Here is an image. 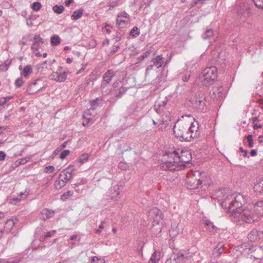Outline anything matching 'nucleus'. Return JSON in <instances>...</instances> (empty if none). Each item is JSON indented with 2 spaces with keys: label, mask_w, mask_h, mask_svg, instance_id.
<instances>
[{
  "label": "nucleus",
  "mask_w": 263,
  "mask_h": 263,
  "mask_svg": "<svg viewBox=\"0 0 263 263\" xmlns=\"http://www.w3.org/2000/svg\"><path fill=\"white\" fill-rule=\"evenodd\" d=\"M83 11L84 10L82 9L75 10L71 16V20H77L80 19L83 15Z\"/></svg>",
  "instance_id": "c85d7f7f"
},
{
  "label": "nucleus",
  "mask_w": 263,
  "mask_h": 263,
  "mask_svg": "<svg viewBox=\"0 0 263 263\" xmlns=\"http://www.w3.org/2000/svg\"><path fill=\"white\" fill-rule=\"evenodd\" d=\"M206 99L205 93L203 91H199L190 98L189 102L194 110L197 111H201L206 105Z\"/></svg>",
  "instance_id": "39448f33"
},
{
  "label": "nucleus",
  "mask_w": 263,
  "mask_h": 263,
  "mask_svg": "<svg viewBox=\"0 0 263 263\" xmlns=\"http://www.w3.org/2000/svg\"><path fill=\"white\" fill-rule=\"evenodd\" d=\"M6 155L3 151H0V161H3L6 158Z\"/></svg>",
  "instance_id": "680f3d73"
},
{
  "label": "nucleus",
  "mask_w": 263,
  "mask_h": 263,
  "mask_svg": "<svg viewBox=\"0 0 263 263\" xmlns=\"http://www.w3.org/2000/svg\"><path fill=\"white\" fill-rule=\"evenodd\" d=\"M127 88L124 87L120 88L119 92L116 95V97L120 98H121L127 91Z\"/></svg>",
  "instance_id": "79ce46f5"
},
{
  "label": "nucleus",
  "mask_w": 263,
  "mask_h": 263,
  "mask_svg": "<svg viewBox=\"0 0 263 263\" xmlns=\"http://www.w3.org/2000/svg\"><path fill=\"white\" fill-rule=\"evenodd\" d=\"M87 182V180L85 178H79L77 180V183L71 184V187L75 190L77 192L80 191L79 187Z\"/></svg>",
  "instance_id": "4be33fe9"
},
{
  "label": "nucleus",
  "mask_w": 263,
  "mask_h": 263,
  "mask_svg": "<svg viewBox=\"0 0 263 263\" xmlns=\"http://www.w3.org/2000/svg\"><path fill=\"white\" fill-rule=\"evenodd\" d=\"M245 201L242 194L234 193L227 195L221 202L222 207L231 213V221L238 225L250 223L254 221L253 212L249 209H241Z\"/></svg>",
  "instance_id": "f257e3e1"
},
{
  "label": "nucleus",
  "mask_w": 263,
  "mask_h": 263,
  "mask_svg": "<svg viewBox=\"0 0 263 263\" xmlns=\"http://www.w3.org/2000/svg\"><path fill=\"white\" fill-rule=\"evenodd\" d=\"M118 167L122 170H126L127 168V164L124 162H120L119 163Z\"/></svg>",
  "instance_id": "603ef678"
},
{
  "label": "nucleus",
  "mask_w": 263,
  "mask_h": 263,
  "mask_svg": "<svg viewBox=\"0 0 263 263\" xmlns=\"http://www.w3.org/2000/svg\"><path fill=\"white\" fill-rule=\"evenodd\" d=\"M89 158V155L88 154H83L81 155L79 159V161L81 163H83L86 162Z\"/></svg>",
  "instance_id": "a19ab883"
},
{
  "label": "nucleus",
  "mask_w": 263,
  "mask_h": 263,
  "mask_svg": "<svg viewBox=\"0 0 263 263\" xmlns=\"http://www.w3.org/2000/svg\"><path fill=\"white\" fill-rule=\"evenodd\" d=\"M253 210L258 216H263V201L254 203Z\"/></svg>",
  "instance_id": "412c9836"
},
{
  "label": "nucleus",
  "mask_w": 263,
  "mask_h": 263,
  "mask_svg": "<svg viewBox=\"0 0 263 263\" xmlns=\"http://www.w3.org/2000/svg\"><path fill=\"white\" fill-rule=\"evenodd\" d=\"M32 72L31 66L30 65H27L25 66L21 72V74L24 76L25 78H28L29 74Z\"/></svg>",
  "instance_id": "c756f323"
},
{
  "label": "nucleus",
  "mask_w": 263,
  "mask_h": 263,
  "mask_svg": "<svg viewBox=\"0 0 263 263\" xmlns=\"http://www.w3.org/2000/svg\"><path fill=\"white\" fill-rule=\"evenodd\" d=\"M205 226H206L210 232H214L216 230V227L214 224L213 222L209 220H205L204 222Z\"/></svg>",
  "instance_id": "7c9ffc66"
},
{
  "label": "nucleus",
  "mask_w": 263,
  "mask_h": 263,
  "mask_svg": "<svg viewBox=\"0 0 263 263\" xmlns=\"http://www.w3.org/2000/svg\"><path fill=\"white\" fill-rule=\"evenodd\" d=\"M13 98L12 96H8L5 98H2L0 101V106L4 105L7 102Z\"/></svg>",
  "instance_id": "c03bdc74"
},
{
  "label": "nucleus",
  "mask_w": 263,
  "mask_h": 263,
  "mask_svg": "<svg viewBox=\"0 0 263 263\" xmlns=\"http://www.w3.org/2000/svg\"><path fill=\"white\" fill-rule=\"evenodd\" d=\"M142 108L138 103H133L128 107L127 111L129 115H133L136 117L142 114Z\"/></svg>",
  "instance_id": "4468645a"
},
{
  "label": "nucleus",
  "mask_w": 263,
  "mask_h": 263,
  "mask_svg": "<svg viewBox=\"0 0 263 263\" xmlns=\"http://www.w3.org/2000/svg\"><path fill=\"white\" fill-rule=\"evenodd\" d=\"M148 217L153 219L155 222L158 223L162 219V212L157 208H153L148 212Z\"/></svg>",
  "instance_id": "ddd939ff"
},
{
  "label": "nucleus",
  "mask_w": 263,
  "mask_h": 263,
  "mask_svg": "<svg viewBox=\"0 0 263 263\" xmlns=\"http://www.w3.org/2000/svg\"><path fill=\"white\" fill-rule=\"evenodd\" d=\"M213 31L212 29H208L202 35V38L204 40L210 39L213 36Z\"/></svg>",
  "instance_id": "2f4dec72"
},
{
  "label": "nucleus",
  "mask_w": 263,
  "mask_h": 263,
  "mask_svg": "<svg viewBox=\"0 0 263 263\" xmlns=\"http://www.w3.org/2000/svg\"><path fill=\"white\" fill-rule=\"evenodd\" d=\"M32 85H29L27 88V90H26V92H27V93L28 95H33V94H35L36 93V91H34L32 89Z\"/></svg>",
  "instance_id": "8fccbe9b"
},
{
  "label": "nucleus",
  "mask_w": 263,
  "mask_h": 263,
  "mask_svg": "<svg viewBox=\"0 0 263 263\" xmlns=\"http://www.w3.org/2000/svg\"><path fill=\"white\" fill-rule=\"evenodd\" d=\"M211 97L215 100H221L224 97V88L221 87H214L210 92Z\"/></svg>",
  "instance_id": "9b49d317"
},
{
  "label": "nucleus",
  "mask_w": 263,
  "mask_h": 263,
  "mask_svg": "<svg viewBox=\"0 0 263 263\" xmlns=\"http://www.w3.org/2000/svg\"><path fill=\"white\" fill-rule=\"evenodd\" d=\"M104 221H102L101 224L99 226V229L95 230L96 234H100L102 230L104 228L103 226Z\"/></svg>",
  "instance_id": "4d7b16f0"
},
{
  "label": "nucleus",
  "mask_w": 263,
  "mask_h": 263,
  "mask_svg": "<svg viewBox=\"0 0 263 263\" xmlns=\"http://www.w3.org/2000/svg\"><path fill=\"white\" fill-rule=\"evenodd\" d=\"M68 143V141L64 142L59 147L62 151L63 148L66 147Z\"/></svg>",
  "instance_id": "69168bd1"
},
{
  "label": "nucleus",
  "mask_w": 263,
  "mask_h": 263,
  "mask_svg": "<svg viewBox=\"0 0 263 263\" xmlns=\"http://www.w3.org/2000/svg\"><path fill=\"white\" fill-rule=\"evenodd\" d=\"M164 116V115H162V119L160 121V124L162 125L159 128L161 131L171 129L172 127L171 121L172 117L171 113L170 112H166L165 117Z\"/></svg>",
  "instance_id": "9d476101"
},
{
  "label": "nucleus",
  "mask_w": 263,
  "mask_h": 263,
  "mask_svg": "<svg viewBox=\"0 0 263 263\" xmlns=\"http://www.w3.org/2000/svg\"><path fill=\"white\" fill-rule=\"evenodd\" d=\"M201 78L203 86L208 87L213 84L217 77V69L215 66L205 68L202 71Z\"/></svg>",
  "instance_id": "423d86ee"
},
{
  "label": "nucleus",
  "mask_w": 263,
  "mask_h": 263,
  "mask_svg": "<svg viewBox=\"0 0 263 263\" xmlns=\"http://www.w3.org/2000/svg\"><path fill=\"white\" fill-rule=\"evenodd\" d=\"M17 221L16 218H11L7 220L5 224V230L7 232H11L13 230V227Z\"/></svg>",
  "instance_id": "6ab92c4d"
},
{
  "label": "nucleus",
  "mask_w": 263,
  "mask_h": 263,
  "mask_svg": "<svg viewBox=\"0 0 263 263\" xmlns=\"http://www.w3.org/2000/svg\"><path fill=\"white\" fill-rule=\"evenodd\" d=\"M130 35L133 38L137 37L140 34V30L137 27H134L130 30Z\"/></svg>",
  "instance_id": "72a5a7b5"
},
{
  "label": "nucleus",
  "mask_w": 263,
  "mask_h": 263,
  "mask_svg": "<svg viewBox=\"0 0 263 263\" xmlns=\"http://www.w3.org/2000/svg\"><path fill=\"white\" fill-rule=\"evenodd\" d=\"M24 81H23V79L22 78H17L15 82H14V85L17 88H19L20 87L22 86V85H23V84L24 83Z\"/></svg>",
  "instance_id": "37998d69"
},
{
  "label": "nucleus",
  "mask_w": 263,
  "mask_h": 263,
  "mask_svg": "<svg viewBox=\"0 0 263 263\" xmlns=\"http://www.w3.org/2000/svg\"><path fill=\"white\" fill-rule=\"evenodd\" d=\"M41 6L40 2H35L31 5V8L35 11H38L40 10Z\"/></svg>",
  "instance_id": "ea45409f"
},
{
  "label": "nucleus",
  "mask_w": 263,
  "mask_h": 263,
  "mask_svg": "<svg viewBox=\"0 0 263 263\" xmlns=\"http://www.w3.org/2000/svg\"><path fill=\"white\" fill-rule=\"evenodd\" d=\"M167 103V99L166 97L165 98L163 101H160L157 102L155 104V110L158 114H161L163 112L164 109L166 108V106Z\"/></svg>",
  "instance_id": "dca6fc26"
},
{
  "label": "nucleus",
  "mask_w": 263,
  "mask_h": 263,
  "mask_svg": "<svg viewBox=\"0 0 263 263\" xmlns=\"http://www.w3.org/2000/svg\"><path fill=\"white\" fill-rule=\"evenodd\" d=\"M121 81L119 80L116 81L115 82H114V83L112 85V87L114 88L117 87L119 85Z\"/></svg>",
  "instance_id": "338daca9"
},
{
  "label": "nucleus",
  "mask_w": 263,
  "mask_h": 263,
  "mask_svg": "<svg viewBox=\"0 0 263 263\" xmlns=\"http://www.w3.org/2000/svg\"><path fill=\"white\" fill-rule=\"evenodd\" d=\"M167 159L164 157L160 164L162 170L174 172L180 170L181 165L178 162L188 163L192 159L191 152L187 150H181L180 152L177 151L167 155Z\"/></svg>",
  "instance_id": "f03ea898"
},
{
  "label": "nucleus",
  "mask_w": 263,
  "mask_h": 263,
  "mask_svg": "<svg viewBox=\"0 0 263 263\" xmlns=\"http://www.w3.org/2000/svg\"><path fill=\"white\" fill-rule=\"evenodd\" d=\"M152 51H153V48L150 47L145 52H143L142 55L145 59V58H147L150 55V54L152 52Z\"/></svg>",
  "instance_id": "864d4df0"
},
{
  "label": "nucleus",
  "mask_w": 263,
  "mask_h": 263,
  "mask_svg": "<svg viewBox=\"0 0 263 263\" xmlns=\"http://www.w3.org/2000/svg\"><path fill=\"white\" fill-rule=\"evenodd\" d=\"M66 183H65L63 180L62 179L61 175H59L54 183V187L57 190H60L64 187Z\"/></svg>",
  "instance_id": "cd10ccee"
},
{
  "label": "nucleus",
  "mask_w": 263,
  "mask_h": 263,
  "mask_svg": "<svg viewBox=\"0 0 263 263\" xmlns=\"http://www.w3.org/2000/svg\"><path fill=\"white\" fill-rule=\"evenodd\" d=\"M123 187L121 185L111 186L107 192V195L110 198L116 201L119 200L122 196V191Z\"/></svg>",
  "instance_id": "0eeeda50"
},
{
  "label": "nucleus",
  "mask_w": 263,
  "mask_h": 263,
  "mask_svg": "<svg viewBox=\"0 0 263 263\" xmlns=\"http://www.w3.org/2000/svg\"><path fill=\"white\" fill-rule=\"evenodd\" d=\"M44 43V40L39 34H35L33 37L32 45L31 47V50L34 51H39L41 44Z\"/></svg>",
  "instance_id": "2eb2a0df"
},
{
  "label": "nucleus",
  "mask_w": 263,
  "mask_h": 263,
  "mask_svg": "<svg viewBox=\"0 0 263 263\" xmlns=\"http://www.w3.org/2000/svg\"><path fill=\"white\" fill-rule=\"evenodd\" d=\"M130 21L129 15L125 11L118 13L116 20V25L118 28H122L124 25H127Z\"/></svg>",
  "instance_id": "1a4fd4ad"
},
{
  "label": "nucleus",
  "mask_w": 263,
  "mask_h": 263,
  "mask_svg": "<svg viewBox=\"0 0 263 263\" xmlns=\"http://www.w3.org/2000/svg\"><path fill=\"white\" fill-rule=\"evenodd\" d=\"M29 195V192L25 190L24 192H21L16 197L13 198V201H20L25 200Z\"/></svg>",
  "instance_id": "bb28decb"
},
{
  "label": "nucleus",
  "mask_w": 263,
  "mask_h": 263,
  "mask_svg": "<svg viewBox=\"0 0 263 263\" xmlns=\"http://www.w3.org/2000/svg\"><path fill=\"white\" fill-rule=\"evenodd\" d=\"M59 175H61L62 179V180H63V181L65 183H67L68 182V181H69L72 178L71 175H68L64 171H63Z\"/></svg>",
  "instance_id": "f704fd0d"
},
{
  "label": "nucleus",
  "mask_w": 263,
  "mask_h": 263,
  "mask_svg": "<svg viewBox=\"0 0 263 263\" xmlns=\"http://www.w3.org/2000/svg\"><path fill=\"white\" fill-rule=\"evenodd\" d=\"M156 69L155 66L152 63H147V66L145 69V76L149 75L150 71Z\"/></svg>",
  "instance_id": "4c0bfd02"
},
{
  "label": "nucleus",
  "mask_w": 263,
  "mask_h": 263,
  "mask_svg": "<svg viewBox=\"0 0 263 263\" xmlns=\"http://www.w3.org/2000/svg\"><path fill=\"white\" fill-rule=\"evenodd\" d=\"M254 190L259 194L263 193V179H259L254 186Z\"/></svg>",
  "instance_id": "b1692460"
},
{
  "label": "nucleus",
  "mask_w": 263,
  "mask_h": 263,
  "mask_svg": "<svg viewBox=\"0 0 263 263\" xmlns=\"http://www.w3.org/2000/svg\"><path fill=\"white\" fill-rule=\"evenodd\" d=\"M211 183V179L206 173L196 171L187 175L186 187L189 190L200 189L204 191L209 187Z\"/></svg>",
  "instance_id": "20e7f679"
},
{
  "label": "nucleus",
  "mask_w": 263,
  "mask_h": 263,
  "mask_svg": "<svg viewBox=\"0 0 263 263\" xmlns=\"http://www.w3.org/2000/svg\"><path fill=\"white\" fill-rule=\"evenodd\" d=\"M116 6H117V4L116 2L110 3L107 5V7H109V9H111L112 8H115Z\"/></svg>",
  "instance_id": "0e129e2a"
},
{
  "label": "nucleus",
  "mask_w": 263,
  "mask_h": 263,
  "mask_svg": "<svg viewBox=\"0 0 263 263\" xmlns=\"http://www.w3.org/2000/svg\"><path fill=\"white\" fill-rule=\"evenodd\" d=\"M170 235L171 237H173L177 235L178 232L174 229H171L170 231Z\"/></svg>",
  "instance_id": "13d9d810"
},
{
  "label": "nucleus",
  "mask_w": 263,
  "mask_h": 263,
  "mask_svg": "<svg viewBox=\"0 0 263 263\" xmlns=\"http://www.w3.org/2000/svg\"><path fill=\"white\" fill-rule=\"evenodd\" d=\"M198 126L196 127L195 125L192 123L190 127H188L183 122H179V119H177L173 126V133L175 136L178 138L180 141H185L190 142L193 140L197 138L200 135L198 131Z\"/></svg>",
  "instance_id": "7ed1b4c3"
},
{
  "label": "nucleus",
  "mask_w": 263,
  "mask_h": 263,
  "mask_svg": "<svg viewBox=\"0 0 263 263\" xmlns=\"http://www.w3.org/2000/svg\"><path fill=\"white\" fill-rule=\"evenodd\" d=\"M8 68L3 63L0 65V71H5L8 70Z\"/></svg>",
  "instance_id": "774afa93"
},
{
  "label": "nucleus",
  "mask_w": 263,
  "mask_h": 263,
  "mask_svg": "<svg viewBox=\"0 0 263 263\" xmlns=\"http://www.w3.org/2000/svg\"><path fill=\"white\" fill-rule=\"evenodd\" d=\"M32 15H29L28 18L26 20V24L29 27L33 26V23L31 21Z\"/></svg>",
  "instance_id": "bf43d9fd"
},
{
  "label": "nucleus",
  "mask_w": 263,
  "mask_h": 263,
  "mask_svg": "<svg viewBox=\"0 0 263 263\" xmlns=\"http://www.w3.org/2000/svg\"><path fill=\"white\" fill-rule=\"evenodd\" d=\"M191 72L186 71L182 77V80L184 82H187L190 78Z\"/></svg>",
  "instance_id": "3c124183"
},
{
  "label": "nucleus",
  "mask_w": 263,
  "mask_h": 263,
  "mask_svg": "<svg viewBox=\"0 0 263 263\" xmlns=\"http://www.w3.org/2000/svg\"><path fill=\"white\" fill-rule=\"evenodd\" d=\"M54 215V211L47 209H43L40 213V218L45 220L53 216Z\"/></svg>",
  "instance_id": "aec40b11"
},
{
  "label": "nucleus",
  "mask_w": 263,
  "mask_h": 263,
  "mask_svg": "<svg viewBox=\"0 0 263 263\" xmlns=\"http://www.w3.org/2000/svg\"><path fill=\"white\" fill-rule=\"evenodd\" d=\"M104 99L103 98L99 97L92 100L90 101L91 109L92 110L95 109L98 106H101L103 105Z\"/></svg>",
  "instance_id": "5701e85b"
},
{
  "label": "nucleus",
  "mask_w": 263,
  "mask_h": 263,
  "mask_svg": "<svg viewBox=\"0 0 263 263\" xmlns=\"http://www.w3.org/2000/svg\"><path fill=\"white\" fill-rule=\"evenodd\" d=\"M150 63H152L153 65L155 66L156 69L160 68L164 63L162 55H158L157 57L152 58Z\"/></svg>",
  "instance_id": "a211bd4d"
},
{
  "label": "nucleus",
  "mask_w": 263,
  "mask_h": 263,
  "mask_svg": "<svg viewBox=\"0 0 263 263\" xmlns=\"http://www.w3.org/2000/svg\"><path fill=\"white\" fill-rule=\"evenodd\" d=\"M54 170H55V168L53 166L49 165L48 166L45 167V168L44 169V172L46 173L49 174V173H51L53 172H54Z\"/></svg>",
  "instance_id": "09e8293b"
},
{
  "label": "nucleus",
  "mask_w": 263,
  "mask_h": 263,
  "mask_svg": "<svg viewBox=\"0 0 263 263\" xmlns=\"http://www.w3.org/2000/svg\"><path fill=\"white\" fill-rule=\"evenodd\" d=\"M70 154V151L68 149L64 150L60 154V158L63 160Z\"/></svg>",
  "instance_id": "de8ad7c7"
},
{
  "label": "nucleus",
  "mask_w": 263,
  "mask_h": 263,
  "mask_svg": "<svg viewBox=\"0 0 263 263\" xmlns=\"http://www.w3.org/2000/svg\"><path fill=\"white\" fill-rule=\"evenodd\" d=\"M253 1L257 8L263 9V0H253Z\"/></svg>",
  "instance_id": "a18cd8bd"
},
{
  "label": "nucleus",
  "mask_w": 263,
  "mask_h": 263,
  "mask_svg": "<svg viewBox=\"0 0 263 263\" xmlns=\"http://www.w3.org/2000/svg\"><path fill=\"white\" fill-rule=\"evenodd\" d=\"M64 10V7L62 5H55L53 7V11L57 14H61Z\"/></svg>",
  "instance_id": "e433bc0d"
},
{
  "label": "nucleus",
  "mask_w": 263,
  "mask_h": 263,
  "mask_svg": "<svg viewBox=\"0 0 263 263\" xmlns=\"http://www.w3.org/2000/svg\"><path fill=\"white\" fill-rule=\"evenodd\" d=\"M144 59L145 58H144V57L142 55H141L137 59V61L134 64L140 63L141 62H142Z\"/></svg>",
  "instance_id": "e2e57ef3"
},
{
  "label": "nucleus",
  "mask_w": 263,
  "mask_h": 263,
  "mask_svg": "<svg viewBox=\"0 0 263 263\" xmlns=\"http://www.w3.org/2000/svg\"><path fill=\"white\" fill-rule=\"evenodd\" d=\"M116 75V72L112 69H108L104 73L100 86L102 90L107 87Z\"/></svg>",
  "instance_id": "6e6552de"
},
{
  "label": "nucleus",
  "mask_w": 263,
  "mask_h": 263,
  "mask_svg": "<svg viewBox=\"0 0 263 263\" xmlns=\"http://www.w3.org/2000/svg\"><path fill=\"white\" fill-rule=\"evenodd\" d=\"M73 194V192L72 191H68L61 196V199L63 201H65L68 197L72 196Z\"/></svg>",
  "instance_id": "58836bf2"
},
{
  "label": "nucleus",
  "mask_w": 263,
  "mask_h": 263,
  "mask_svg": "<svg viewBox=\"0 0 263 263\" xmlns=\"http://www.w3.org/2000/svg\"><path fill=\"white\" fill-rule=\"evenodd\" d=\"M74 166L73 165H69L63 171L68 175H71L73 177V173L75 171Z\"/></svg>",
  "instance_id": "c9c22d12"
},
{
  "label": "nucleus",
  "mask_w": 263,
  "mask_h": 263,
  "mask_svg": "<svg viewBox=\"0 0 263 263\" xmlns=\"http://www.w3.org/2000/svg\"><path fill=\"white\" fill-rule=\"evenodd\" d=\"M110 26L107 24H106V25L103 27L102 28V30L105 32H106V33H110L111 32V31L110 30H109V29H108V27H109Z\"/></svg>",
  "instance_id": "052dcab7"
},
{
  "label": "nucleus",
  "mask_w": 263,
  "mask_h": 263,
  "mask_svg": "<svg viewBox=\"0 0 263 263\" xmlns=\"http://www.w3.org/2000/svg\"><path fill=\"white\" fill-rule=\"evenodd\" d=\"M191 257V255L186 254L185 251H181L177 254H174L170 259H172V261L173 260L175 263H182L189 260Z\"/></svg>",
  "instance_id": "f8f14e48"
},
{
  "label": "nucleus",
  "mask_w": 263,
  "mask_h": 263,
  "mask_svg": "<svg viewBox=\"0 0 263 263\" xmlns=\"http://www.w3.org/2000/svg\"><path fill=\"white\" fill-rule=\"evenodd\" d=\"M55 76L56 78L54 79V81L59 82H63L67 79V73L66 71H63L62 72H57Z\"/></svg>",
  "instance_id": "393cba45"
},
{
  "label": "nucleus",
  "mask_w": 263,
  "mask_h": 263,
  "mask_svg": "<svg viewBox=\"0 0 263 263\" xmlns=\"http://www.w3.org/2000/svg\"><path fill=\"white\" fill-rule=\"evenodd\" d=\"M252 137L253 136L252 135H248L247 137V139L248 142V146L250 148H252L254 146Z\"/></svg>",
  "instance_id": "49530a36"
},
{
  "label": "nucleus",
  "mask_w": 263,
  "mask_h": 263,
  "mask_svg": "<svg viewBox=\"0 0 263 263\" xmlns=\"http://www.w3.org/2000/svg\"><path fill=\"white\" fill-rule=\"evenodd\" d=\"M160 252L158 251H155L152 255L149 263H157L160 259Z\"/></svg>",
  "instance_id": "a878e982"
},
{
  "label": "nucleus",
  "mask_w": 263,
  "mask_h": 263,
  "mask_svg": "<svg viewBox=\"0 0 263 263\" xmlns=\"http://www.w3.org/2000/svg\"><path fill=\"white\" fill-rule=\"evenodd\" d=\"M248 238L251 242H255L261 238V235L257 229H253L248 234Z\"/></svg>",
  "instance_id": "f3484780"
},
{
  "label": "nucleus",
  "mask_w": 263,
  "mask_h": 263,
  "mask_svg": "<svg viewBox=\"0 0 263 263\" xmlns=\"http://www.w3.org/2000/svg\"><path fill=\"white\" fill-rule=\"evenodd\" d=\"M119 48H120V46H118V45L112 46L111 48L110 49V54H114L115 53H116L118 50V49Z\"/></svg>",
  "instance_id": "6e6d98bb"
},
{
  "label": "nucleus",
  "mask_w": 263,
  "mask_h": 263,
  "mask_svg": "<svg viewBox=\"0 0 263 263\" xmlns=\"http://www.w3.org/2000/svg\"><path fill=\"white\" fill-rule=\"evenodd\" d=\"M61 42L60 37L58 35H54L51 37L50 43L53 46H57Z\"/></svg>",
  "instance_id": "473e14b6"
},
{
  "label": "nucleus",
  "mask_w": 263,
  "mask_h": 263,
  "mask_svg": "<svg viewBox=\"0 0 263 263\" xmlns=\"http://www.w3.org/2000/svg\"><path fill=\"white\" fill-rule=\"evenodd\" d=\"M31 35H29L28 36H23L22 39L21 43L23 45H25L27 41H31Z\"/></svg>",
  "instance_id": "5fc2aeb1"
}]
</instances>
